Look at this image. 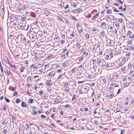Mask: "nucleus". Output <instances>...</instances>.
I'll return each instance as SVG.
<instances>
[{
  "mask_svg": "<svg viewBox=\"0 0 134 134\" xmlns=\"http://www.w3.org/2000/svg\"><path fill=\"white\" fill-rule=\"evenodd\" d=\"M4 72L7 75V76H8L10 75V74L8 72V68H5L4 69Z\"/></svg>",
  "mask_w": 134,
  "mask_h": 134,
  "instance_id": "1",
  "label": "nucleus"
},
{
  "mask_svg": "<svg viewBox=\"0 0 134 134\" xmlns=\"http://www.w3.org/2000/svg\"><path fill=\"white\" fill-rule=\"evenodd\" d=\"M114 96V94H106V97H108L109 98H111Z\"/></svg>",
  "mask_w": 134,
  "mask_h": 134,
  "instance_id": "2",
  "label": "nucleus"
},
{
  "mask_svg": "<svg viewBox=\"0 0 134 134\" xmlns=\"http://www.w3.org/2000/svg\"><path fill=\"white\" fill-rule=\"evenodd\" d=\"M26 104L25 102H21V106L22 107H26Z\"/></svg>",
  "mask_w": 134,
  "mask_h": 134,
  "instance_id": "3",
  "label": "nucleus"
},
{
  "mask_svg": "<svg viewBox=\"0 0 134 134\" xmlns=\"http://www.w3.org/2000/svg\"><path fill=\"white\" fill-rule=\"evenodd\" d=\"M77 71V69L75 68H74L71 71V72L72 73H73L74 72H76Z\"/></svg>",
  "mask_w": 134,
  "mask_h": 134,
  "instance_id": "4",
  "label": "nucleus"
},
{
  "mask_svg": "<svg viewBox=\"0 0 134 134\" xmlns=\"http://www.w3.org/2000/svg\"><path fill=\"white\" fill-rule=\"evenodd\" d=\"M29 102L30 103H34V101L32 99H31L29 100Z\"/></svg>",
  "mask_w": 134,
  "mask_h": 134,
  "instance_id": "5",
  "label": "nucleus"
},
{
  "mask_svg": "<svg viewBox=\"0 0 134 134\" xmlns=\"http://www.w3.org/2000/svg\"><path fill=\"white\" fill-rule=\"evenodd\" d=\"M0 67L1 68V72L2 73L3 72V69L2 65L1 62H0Z\"/></svg>",
  "mask_w": 134,
  "mask_h": 134,
  "instance_id": "6",
  "label": "nucleus"
},
{
  "mask_svg": "<svg viewBox=\"0 0 134 134\" xmlns=\"http://www.w3.org/2000/svg\"><path fill=\"white\" fill-rule=\"evenodd\" d=\"M104 34H105V33H104V31H102L100 33V35H101V36L103 37L104 36Z\"/></svg>",
  "mask_w": 134,
  "mask_h": 134,
  "instance_id": "7",
  "label": "nucleus"
},
{
  "mask_svg": "<svg viewBox=\"0 0 134 134\" xmlns=\"http://www.w3.org/2000/svg\"><path fill=\"white\" fill-rule=\"evenodd\" d=\"M76 97V95L74 94L72 98V101L74 100L75 99Z\"/></svg>",
  "mask_w": 134,
  "mask_h": 134,
  "instance_id": "8",
  "label": "nucleus"
},
{
  "mask_svg": "<svg viewBox=\"0 0 134 134\" xmlns=\"http://www.w3.org/2000/svg\"><path fill=\"white\" fill-rule=\"evenodd\" d=\"M75 45L76 47H78L79 48H80V44L79 43H76V44Z\"/></svg>",
  "mask_w": 134,
  "mask_h": 134,
  "instance_id": "9",
  "label": "nucleus"
},
{
  "mask_svg": "<svg viewBox=\"0 0 134 134\" xmlns=\"http://www.w3.org/2000/svg\"><path fill=\"white\" fill-rule=\"evenodd\" d=\"M21 101L20 99H17L16 100V103H18L20 102Z\"/></svg>",
  "mask_w": 134,
  "mask_h": 134,
  "instance_id": "10",
  "label": "nucleus"
},
{
  "mask_svg": "<svg viewBox=\"0 0 134 134\" xmlns=\"http://www.w3.org/2000/svg\"><path fill=\"white\" fill-rule=\"evenodd\" d=\"M97 66L95 65H93V68L94 69V71H95L97 69Z\"/></svg>",
  "mask_w": 134,
  "mask_h": 134,
  "instance_id": "11",
  "label": "nucleus"
},
{
  "mask_svg": "<svg viewBox=\"0 0 134 134\" xmlns=\"http://www.w3.org/2000/svg\"><path fill=\"white\" fill-rule=\"evenodd\" d=\"M4 99L5 101H6V102H9V99L8 98H7L6 97H4Z\"/></svg>",
  "mask_w": 134,
  "mask_h": 134,
  "instance_id": "12",
  "label": "nucleus"
},
{
  "mask_svg": "<svg viewBox=\"0 0 134 134\" xmlns=\"http://www.w3.org/2000/svg\"><path fill=\"white\" fill-rule=\"evenodd\" d=\"M107 13L108 14H110L111 13V10H108L106 11Z\"/></svg>",
  "mask_w": 134,
  "mask_h": 134,
  "instance_id": "13",
  "label": "nucleus"
},
{
  "mask_svg": "<svg viewBox=\"0 0 134 134\" xmlns=\"http://www.w3.org/2000/svg\"><path fill=\"white\" fill-rule=\"evenodd\" d=\"M12 116V120H13L14 121H15L16 120V117L15 116Z\"/></svg>",
  "mask_w": 134,
  "mask_h": 134,
  "instance_id": "14",
  "label": "nucleus"
},
{
  "mask_svg": "<svg viewBox=\"0 0 134 134\" xmlns=\"http://www.w3.org/2000/svg\"><path fill=\"white\" fill-rule=\"evenodd\" d=\"M130 21V23L131 25H133V20H131Z\"/></svg>",
  "mask_w": 134,
  "mask_h": 134,
  "instance_id": "15",
  "label": "nucleus"
},
{
  "mask_svg": "<svg viewBox=\"0 0 134 134\" xmlns=\"http://www.w3.org/2000/svg\"><path fill=\"white\" fill-rule=\"evenodd\" d=\"M82 28L81 29H79L78 30V32L79 33V34H80L82 33Z\"/></svg>",
  "mask_w": 134,
  "mask_h": 134,
  "instance_id": "16",
  "label": "nucleus"
},
{
  "mask_svg": "<svg viewBox=\"0 0 134 134\" xmlns=\"http://www.w3.org/2000/svg\"><path fill=\"white\" fill-rule=\"evenodd\" d=\"M102 81L103 82V84H105L106 83V80L105 79H103L102 80Z\"/></svg>",
  "mask_w": 134,
  "mask_h": 134,
  "instance_id": "17",
  "label": "nucleus"
},
{
  "mask_svg": "<svg viewBox=\"0 0 134 134\" xmlns=\"http://www.w3.org/2000/svg\"><path fill=\"white\" fill-rule=\"evenodd\" d=\"M18 94V92H14L13 94V96H15L17 95Z\"/></svg>",
  "mask_w": 134,
  "mask_h": 134,
  "instance_id": "18",
  "label": "nucleus"
},
{
  "mask_svg": "<svg viewBox=\"0 0 134 134\" xmlns=\"http://www.w3.org/2000/svg\"><path fill=\"white\" fill-rule=\"evenodd\" d=\"M37 112L35 110H34L32 114L35 115L37 113Z\"/></svg>",
  "mask_w": 134,
  "mask_h": 134,
  "instance_id": "19",
  "label": "nucleus"
},
{
  "mask_svg": "<svg viewBox=\"0 0 134 134\" xmlns=\"http://www.w3.org/2000/svg\"><path fill=\"white\" fill-rule=\"evenodd\" d=\"M65 108H69L71 107V106L69 104H68L65 106Z\"/></svg>",
  "mask_w": 134,
  "mask_h": 134,
  "instance_id": "20",
  "label": "nucleus"
},
{
  "mask_svg": "<svg viewBox=\"0 0 134 134\" xmlns=\"http://www.w3.org/2000/svg\"><path fill=\"white\" fill-rule=\"evenodd\" d=\"M118 2H119L121 3V4L123 3V2L121 1L120 0H116Z\"/></svg>",
  "mask_w": 134,
  "mask_h": 134,
  "instance_id": "21",
  "label": "nucleus"
},
{
  "mask_svg": "<svg viewBox=\"0 0 134 134\" xmlns=\"http://www.w3.org/2000/svg\"><path fill=\"white\" fill-rule=\"evenodd\" d=\"M26 130H28V129L29 128V125L28 124H26Z\"/></svg>",
  "mask_w": 134,
  "mask_h": 134,
  "instance_id": "22",
  "label": "nucleus"
},
{
  "mask_svg": "<svg viewBox=\"0 0 134 134\" xmlns=\"http://www.w3.org/2000/svg\"><path fill=\"white\" fill-rule=\"evenodd\" d=\"M68 7V4H66V5L64 6V8L65 9H66Z\"/></svg>",
  "mask_w": 134,
  "mask_h": 134,
  "instance_id": "23",
  "label": "nucleus"
},
{
  "mask_svg": "<svg viewBox=\"0 0 134 134\" xmlns=\"http://www.w3.org/2000/svg\"><path fill=\"white\" fill-rule=\"evenodd\" d=\"M92 62L93 63V64H94L96 63V60L94 59H92Z\"/></svg>",
  "mask_w": 134,
  "mask_h": 134,
  "instance_id": "24",
  "label": "nucleus"
},
{
  "mask_svg": "<svg viewBox=\"0 0 134 134\" xmlns=\"http://www.w3.org/2000/svg\"><path fill=\"white\" fill-rule=\"evenodd\" d=\"M81 51L82 53H83L85 51L84 49H82L81 50Z\"/></svg>",
  "mask_w": 134,
  "mask_h": 134,
  "instance_id": "25",
  "label": "nucleus"
},
{
  "mask_svg": "<svg viewBox=\"0 0 134 134\" xmlns=\"http://www.w3.org/2000/svg\"><path fill=\"white\" fill-rule=\"evenodd\" d=\"M77 3H74L73 4L72 6L74 7H75L77 6Z\"/></svg>",
  "mask_w": 134,
  "mask_h": 134,
  "instance_id": "26",
  "label": "nucleus"
},
{
  "mask_svg": "<svg viewBox=\"0 0 134 134\" xmlns=\"http://www.w3.org/2000/svg\"><path fill=\"white\" fill-rule=\"evenodd\" d=\"M101 25L103 26H106V24H105V22H103L102 24H101Z\"/></svg>",
  "mask_w": 134,
  "mask_h": 134,
  "instance_id": "27",
  "label": "nucleus"
},
{
  "mask_svg": "<svg viewBox=\"0 0 134 134\" xmlns=\"http://www.w3.org/2000/svg\"><path fill=\"white\" fill-rule=\"evenodd\" d=\"M82 73L83 74H84L86 72V71H85V69L84 70H82L81 71Z\"/></svg>",
  "mask_w": 134,
  "mask_h": 134,
  "instance_id": "28",
  "label": "nucleus"
},
{
  "mask_svg": "<svg viewBox=\"0 0 134 134\" xmlns=\"http://www.w3.org/2000/svg\"><path fill=\"white\" fill-rule=\"evenodd\" d=\"M120 91H121V89L120 88V89H119L118 90V92L117 93V94H118L119 93H120Z\"/></svg>",
  "mask_w": 134,
  "mask_h": 134,
  "instance_id": "29",
  "label": "nucleus"
},
{
  "mask_svg": "<svg viewBox=\"0 0 134 134\" xmlns=\"http://www.w3.org/2000/svg\"><path fill=\"white\" fill-rule=\"evenodd\" d=\"M26 5H24L23 6V7H22V9H25L26 7Z\"/></svg>",
  "mask_w": 134,
  "mask_h": 134,
  "instance_id": "30",
  "label": "nucleus"
},
{
  "mask_svg": "<svg viewBox=\"0 0 134 134\" xmlns=\"http://www.w3.org/2000/svg\"><path fill=\"white\" fill-rule=\"evenodd\" d=\"M86 36L88 38H90V36L88 34H87L86 35Z\"/></svg>",
  "mask_w": 134,
  "mask_h": 134,
  "instance_id": "31",
  "label": "nucleus"
},
{
  "mask_svg": "<svg viewBox=\"0 0 134 134\" xmlns=\"http://www.w3.org/2000/svg\"><path fill=\"white\" fill-rule=\"evenodd\" d=\"M43 93V92L42 91H41L39 92V95H41V94Z\"/></svg>",
  "mask_w": 134,
  "mask_h": 134,
  "instance_id": "32",
  "label": "nucleus"
},
{
  "mask_svg": "<svg viewBox=\"0 0 134 134\" xmlns=\"http://www.w3.org/2000/svg\"><path fill=\"white\" fill-rule=\"evenodd\" d=\"M67 65V63H64L63 64V66H66Z\"/></svg>",
  "mask_w": 134,
  "mask_h": 134,
  "instance_id": "33",
  "label": "nucleus"
},
{
  "mask_svg": "<svg viewBox=\"0 0 134 134\" xmlns=\"http://www.w3.org/2000/svg\"><path fill=\"white\" fill-rule=\"evenodd\" d=\"M83 54L84 55H88V52H85Z\"/></svg>",
  "mask_w": 134,
  "mask_h": 134,
  "instance_id": "34",
  "label": "nucleus"
},
{
  "mask_svg": "<svg viewBox=\"0 0 134 134\" xmlns=\"http://www.w3.org/2000/svg\"><path fill=\"white\" fill-rule=\"evenodd\" d=\"M52 72H50L49 74L48 75L49 76H51L52 75Z\"/></svg>",
  "mask_w": 134,
  "mask_h": 134,
  "instance_id": "35",
  "label": "nucleus"
},
{
  "mask_svg": "<svg viewBox=\"0 0 134 134\" xmlns=\"http://www.w3.org/2000/svg\"><path fill=\"white\" fill-rule=\"evenodd\" d=\"M41 118H44L46 117V116H45L43 115H41Z\"/></svg>",
  "mask_w": 134,
  "mask_h": 134,
  "instance_id": "36",
  "label": "nucleus"
},
{
  "mask_svg": "<svg viewBox=\"0 0 134 134\" xmlns=\"http://www.w3.org/2000/svg\"><path fill=\"white\" fill-rule=\"evenodd\" d=\"M129 84L127 83H125V86H128L129 85Z\"/></svg>",
  "mask_w": 134,
  "mask_h": 134,
  "instance_id": "37",
  "label": "nucleus"
},
{
  "mask_svg": "<svg viewBox=\"0 0 134 134\" xmlns=\"http://www.w3.org/2000/svg\"><path fill=\"white\" fill-rule=\"evenodd\" d=\"M81 10V9L80 8H78L76 9V11L77 12H79Z\"/></svg>",
  "mask_w": 134,
  "mask_h": 134,
  "instance_id": "38",
  "label": "nucleus"
},
{
  "mask_svg": "<svg viewBox=\"0 0 134 134\" xmlns=\"http://www.w3.org/2000/svg\"><path fill=\"white\" fill-rule=\"evenodd\" d=\"M7 130L6 129L3 130V133H6L7 132Z\"/></svg>",
  "mask_w": 134,
  "mask_h": 134,
  "instance_id": "39",
  "label": "nucleus"
},
{
  "mask_svg": "<svg viewBox=\"0 0 134 134\" xmlns=\"http://www.w3.org/2000/svg\"><path fill=\"white\" fill-rule=\"evenodd\" d=\"M24 71V69H23V68H20V71L21 72H23Z\"/></svg>",
  "mask_w": 134,
  "mask_h": 134,
  "instance_id": "40",
  "label": "nucleus"
},
{
  "mask_svg": "<svg viewBox=\"0 0 134 134\" xmlns=\"http://www.w3.org/2000/svg\"><path fill=\"white\" fill-rule=\"evenodd\" d=\"M65 42L64 40H62L61 41V43H64Z\"/></svg>",
  "mask_w": 134,
  "mask_h": 134,
  "instance_id": "41",
  "label": "nucleus"
},
{
  "mask_svg": "<svg viewBox=\"0 0 134 134\" xmlns=\"http://www.w3.org/2000/svg\"><path fill=\"white\" fill-rule=\"evenodd\" d=\"M125 132V131L124 130H122L121 131V133L120 134H124Z\"/></svg>",
  "mask_w": 134,
  "mask_h": 134,
  "instance_id": "42",
  "label": "nucleus"
},
{
  "mask_svg": "<svg viewBox=\"0 0 134 134\" xmlns=\"http://www.w3.org/2000/svg\"><path fill=\"white\" fill-rule=\"evenodd\" d=\"M132 43V41H128V42L127 43V44H130L131 43Z\"/></svg>",
  "mask_w": 134,
  "mask_h": 134,
  "instance_id": "43",
  "label": "nucleus"
},
{
  "mask_svg": "<svg viewBox=\"0 0 134 134\" xmlns=\"http://www.w3.org/2000/svg\"><path fill=\"white\" fill-rule=\"evenodd\" d=\"M7 84H8L9 83L10 81L8 79V78L7 79Z\"/></svg>",
  "mask_w": 134,
  "mask_h": 134,
  "instance_id": "44",
  "label": "nucleus"
},
{
  "mask_svg": "<svg viewBox=\"0 0 134 134\" xmlns=\"http://www.w3.org/2000/svg\"><path fill=\"white\" fill-rule=\"evenodd\" d=\"M57 19H59V20H60V21H62L64 22V21L62 20V17H57Z\"/></svg>",
  "mask_w": 134,
  "mask_h": 134,
  "instance_id": "45",
  "label": "nucleus"
},
{
  "mask_svg": "<svg viewBox=\"0 0 134 134\" xmlns=\"http://www.w3.org/2000/svg\"><path fill=\"white\" fill-rule=\"evenodd\" d=\"M68 84V82H66L64 84V86H67Z\"/></svg>",
  "mask_w": 134,
  "mask_h": 134,
  "instance_id": "46",
  "label": "nucleus"
},
{
  "mask_svg": "<svg viewBox=\"0 0 134 134\" xmlns=\"http://www.w3.org/2000/svg\"><path fill=\"white\" fill-rule=\"evenodd\" d=\"M67 49L66 48V49L63 50L62 51V52L63 53H64L66 51H67Z\"/></svg>",
  "mask_w": 134,
  "mask_h": 134,
  "instance_id": "47",
  "label": "nucleus"
},
{
  "mask_svg": "<svg viewBox=\"0 0 134 134\" xmlns=\"http://www.w3.org/2000/svg\"><path fill=\"white\" fill-rule=\"evenodd\" d=\"M98 13L94 15L93 17H96L98 16Z\"/></svg>",
  "mask_w": 134,
  "mask_h": 134,
  "instance_id": "48",
  "label": "nucleus"
},
{
  "mask_svg": "<svg viewBox=\"0 0 134 134\" xmlns=\"http://www.w3.org/2000/svg\"><path fill=\"white\" fill-rule=\"evenodd\" d=\"M97 62L98 63H100L101 62L100 60V59L98 60Z\"/></svg>",
  "mask_w": 134,
  "mask_h": 134,
  "instance_id": "49",
  "label": "nucleus"
},
{
  "mask_svg": "<svg viewBox=\"0 0 134 134\" xmlns=\"http://www.w3.org/2000/svg\"><path fill=\"white\" fill-rule=\"evenodd\" d=\"M115 25L116 27H118L119 26V24L118 23H116L115 24Z\"/></svg>",
  "mask_w": 134,
  "mask_h": 134,
  "instance_id": "50",
  "label": "nucleus"
},
{
  "mask_svg": "<svg viewBox=\"0 0 134 134\" xmlns=\"http://www.w3.org/2000/svg\"><path fill=\"white\" fill-rule=\"evenodd\" d=\"M51 117H52V118H54V115L53 114H52V115L51 116Z\"/></svg>",
  "mask_w": 134,
  "mask_h": 134,
  "instance_id": "51",
  "label": "nucleus"
},
{
  "mask_svg": "<svg viewBox=\"0 0 134 134\" xmlns=\"http://www.w3.org/2000/svg\"><path fill=\"white\" fill-rule=\"evenodd\" d=\"M126 68L125 67H124L122 68L121 69V70L122 71H123V70H124L125 69H126Z\"/></svg>",
  "mask_w": 134,
  "mask_h": 134,
  "instance_id": "52",
  "label": "nucleus"
},
{
  "mask_svg": "<svg viewBox=\"0 0 134 134\" xmlns=\"http://www.w3.org/2000/svg\"><path fill=\"white\" fill-rule=\"evenodd\" d=\"M131 63H129L128 65V66L129 68L131 66Z\"/></svg>",
  "mask_w": 134,
  "mask_h": 134,
  "instance_id": "53",
  "label": "nucleus"
},
{
  "mask_svg": "<svg viewBox=\"0 0 134 134\" xmlns=\"http://www.w3.org/2000/svg\"><path fill=\"white\" fill-rule=\"evenodd\" d=\"M126 55L127 56H129L130 55V53H128L126 54Z\"/></svg>",
  "mask_w": 134,
  "mask_h": 134,
  "instance_id": "54",
  "label": "nucleus"
},
{
  "mask_svg": "<svg viewBox=\"0 0 134 134\" xmlns=\"http://www.w3.org/2000/svg\"><path fill=\"white\" fill-rule=\"evenodd\" d=\"M27 79L29 80H30L31 79V77L30 76H28L27 78Z\"/></svg>",
  "mask_w": 134,
  "mask_h": 134,
  "instance_id": "55",
  "label": "nucleus"
},
{
  "mask_svg": "<svg viewBox=\"0 0 134 134\" xmlns=\"http://www.w3.org/2000/svg\"><path fill=\"white\" fill-rule=\"evenodd\" d=\"M94 122L95 124H98V121H97V120H95L94 121Z\"/></svg>",
  "mask_w": 134,
  "mask_h": 134,
  "instance_id": "56",
  "label": "nucleus"
},
{
  "mask_svg": "<svg viewBox=\"0 0 134 134\" xmlns=\"http://www.w3.org/2000/svg\"><path fill=\"white\" fill-rule=\"evenodd\" d=\"M131 34V32L130 31H129L127 33V35H130Z\"/></svg>",
  "mask_w": 134,
  "mask_h": 134,
  "instance_id": "57",
  "label": "nucleus"
},
{
  "mask_svg": "<svg viewBox=\"0 0 134 134\" xmlns=\"http://www.w3.org/2000/svg\"><path fill=\"white\" fill-rule=\"evenodd\" d=\"M62 77V75L61 74H60L59 76V77H58V79H59L60 78Z\"/></svg>",
  "mask_w": 134,
  "mask_h": 134,
  "instance_id": "58",
  "label": "nucleus"
},
{
  "mask_svg": "<svg viewBox=\"0 0 134 134\" xmlns=\"http://www.w3.org/2000/svg\"><path fill=\"white\" fill-rule=\"evenodd\" d=\"M10 65L11 66L12 68H13L15 66L14 65H12L11 64H10Z\"/></svg>",
  "mask_w": 134,
  "mask_h": 134,
  "instance_id": "59",
  "label": "nucleus"
},
{
  "mask_svg": "<svg viewBox=\"0 0 134 134\" xmlns=\"http://www.w3.org/2000/svg\"><path fill=\"white\" fill-rule=\"evenodd\" d=\"M132 119V120H133V119L134 118V116L133 115L132 116L130 117Z\"/></svg>",
  "mask_w": 134,
  "mask_h": 134,
  "instance_id": "60",
  "label": "nucleus"
},
{
  "mask_svg": "<svg viewBox=\"0 0 134 134\" xmlns=\"http://www.w3.org/2000/svg\"><path fill=\"white\" fill-rule=\"evenodd\" d=\"M58 101L59 100L57 99H56L55 100H54V102H56V103H57Z\"/></svg>",
  "mask_w": 134,
  "mask_h": 134,
  "instance_id": "61",
  "label": "nucleus"
},
{
  "mask_svg": "<svg viewBox=\"0 0 134 134\" xmlns=\"http://www.w3.org/2000/svg\"><path fill=\"white\" fill-rule=\"evenodd\" d=\"M114 12H118V10H117L116 8L114 9Z\"/></svg>",
  "mask_w": 134,
  "mask_h": 134,
  "instance_id": "62",
  "label": "nucleus"
},
{
  "mask_svg": "<svg viewBox=\"0 0 134 134\" xmlns=\"http://www.w3.org/2000/svg\"><path fill=\"white\" fill-rule=\"evenodd\" d=\"M102 54V51H100L99 52V54L100 55H101Z\"/></svg>",
  "mask_w": 134,
  "mask_h": 134,
  "instance_id": "63",
  "label": "nucleus"
},
{
  "mask_svg": "<svg viewBox=\"0 0 134 134\" xmlns=\"http://www.w3.org/2000/svg\"><path fill=\"white\" fill-rule=\"evenodd\" d=\"M3 96H1L0 97V99L1 100L3 99Z\"/></svg>",
  "mask_w": 134,
  "mask_h": 134,
  "instance_id": "64",
  "label": "nucleus"
}]
</instances>
